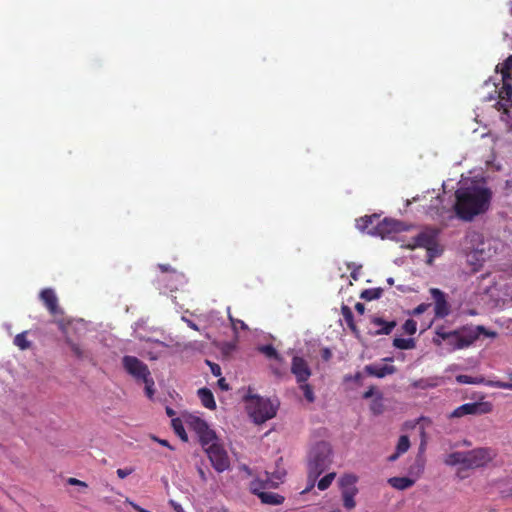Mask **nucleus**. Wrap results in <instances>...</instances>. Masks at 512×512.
<instances>
[{
  "label": "nucleus",
  "mask_w": 512,
  "mask_h": 512,
  "mask_svg": "<svg viewBox=\"0 0 512 512\" xmlns=\"http://www.w3.org/2000/svg\"><path fill=\"white\" fill-rule=\"evenodd\" d=\"M356 226L359 230L366 231L373 236H379L382 239L392 238L394 234L407 230L405 223L391 218L380 220V216L377 214L366 215L357 219Z\"/></svg>",
  "instance_id": "f03ea898"
},
{
  "label": "nucleus",
  "mask_w": 512,
  "mask_h": 512,
  "mask_svg": "<svg viewBox=\"0 0 512 512\" xmlns=\"http://www.w3.org/2000/svg\"><path fill=\"white\" fill-rule=\"evenodd\" d=\"M401 454H398V451L396 450V452L392 455L389 456V461H395Z\"/></svg>",
  "instance_id": "e2e57ef3"
},
{
  "label": "nucleus",
  "mask_w": 512,
  "mask_h": 512,
  "mask_svg": "<svg viewBox=\"0 0 512 512\" xmlns=\"http://www.w3.org/2000/svg\"><path fill=\"white\" fill-rule=\"evenodd\" d=\"M66 343L70 346L73 354L78 358V359H83L85 357V353H84V350L80 347L79 344L77 343H74L71 339L67 338L66 339Z\"/></svg>",
  "instance_id": "58836bf2"
},
{
  "label": "nucleus",
  "mask_w": 512,
  "mask_h": 512,
  "mask_svg": "<svg viewBox=\"0 0 512 512\" xmlns=\"http://www.w3.org/2000/svg\"><path fill=\"white\" fill-rule=\"evenodd\" d=\"M172 428L175 434L184 442L188 441V436L183 426L182 420L179 418L172 419Z\"/></svg>",
  "instance_id": "bb28decb"
},
{
  "label": "nucleus",
  "mask_w": 512,
  "mask_h": 512,
  "mask_svg": "<svg viewBox=\"0 0 512 512\" xmlns=\"http://www.w3.org/2000/svg\"><path fill=\"white\" fill-rule=\"evenodd\" d=\"M450 337L445 343L449 351L461 350L471 346L477 336L471 331V327L463 326L456 330H451Z\"/></svg>",
  "instance_id": "0eeeda50"
},
{
  "label": "nucleus",
  "mask_w": 512,
  "mask_h": 512,
  "mask_svg": "<svg viewBox=\"0 0 512 512\" xmlns=\"http://www.w3.org/2000/svg\"><path fill=\"white\" fill-rule=\"evenodd\" d=\"M198 397L205 408L214 410L216 408V402L213 393L210 389L204 387L197 391Z\"/></svg>",
  "instance_id": "412c9836"
},
{
  "label": "nucleus",
  "mask_w": 512,
  "mask_h": 512,
  "mask_svg": "<svg viewBox=\"0 0 512 512\" xmlns=\"http://www.w3.org/2000/svg\"><path fill=\"white\" fill-rule=\"evenodd\" d=\"M371 325L374 330L370 333L373 335H389L396 327V321H386L381 317H373Z\"/></svg>",
  "instance_id": "6ab92c4d"
},
{
  "label": "nucleus",
  "mask_w": 512,
  "mask_h": 512,
  "mask_svg": "<svg viewBox=\"0 0 512 512\" xmlns=\"http://www.w3.org/2000/svg\"><path fill=\"white\" fill-rule=\"evenodd\" d=\"M428 307H429V304L422 303L414 308L412 314L420 315V314L424 313L428 309Z\"/></svg>",
  "instance_id": "49530a36"
},
{
  "label": "nucleus",
  "mask_w": 512,
  "mask_h": 512,
  "mask_svg": "<svg viewBox=\"0 0 512 512\" xmlns=\"http://www.w3.org/2000/svg\"><path fill=\"white\" fill-rule=\"evenodd\" d=\"M228 318H229L232 328L235 332H237L238 328H240L241 330H248V326L245 324L244 321H242L240 319H236L231 315L229 308H228Z\"/></svg>",
  "instance_id": "4c0bfd02"
},
{
  "label": "nucleus",
  "mask_w": 512,
  "mask_h": 512,
  "mask_svg": "<svg viewBox=\"0 0 512 512\" xmlns=\"http://www.w3.org/2000/svg\"><path fill=\"white\" fill-rule=\"evenodd\" d=\"M434 386H435V384L431 383L428 379H419L413 383V387L420 388V389H425V388L434 387Z\"/></svg>",
  "instance_id": "37998d69"
},
{
  "label": "nucleus",
  "mask_w": 512,
  "mask_h": 512,
  "mask_svg": "<svg viewBox=\"0 0 512 512\" xmlns=\"http://www.w3.org/2000/svg\"><path fill=\"white\" fill-rule=\"evenodd\" d=\"M331 449L325 442L317 443L310 451L308 458V486L302 491L307 493L316 483L317 478L331 463Z\"/></svg>",
  "instance_id": "7ed1b4c3"
},
{
  "label": "nucleus",
  "mask_w": 512,
  "mask_h": 512,
  "mask_svg": "<svg viewBox=\"0 0 512 512\" xmlns=\"http://www.w3.org/2000/svg\"><path fill=\"white\" fill-rule=\"evenodd\" d=\"M259 351L268 358H274L277 360L280 358L277 350L270 344L259 347Z\"/></svg>",
  "instance_id": "f704fd0d"
},
{
  "label": "nucleus",
  "mask_w": 512,
  "mask_h": 512,
  "mask_svg": "<svg viewBox=\"0 0 512 512\" xmlns=\"http://www.w3.org/2000/svg\"><path fill=\"white\" fill-rule=\"evenodd\" d=\"M451 331L447 330L445 326H437L435 329V336L433 337V343L436 346H442L443 343L447 342L450 337Z\"/></svg>",
  "instance_id": "b1692460"
},
{
  "label": "nucleus",
  "mask_w": 512,
  "mask_h": 512,
  "mask_svg": "<svg viewBox=\"0 0 512 512\" xmlns=\"http://www.w3.org/2000/svg\"><path fill=\"white\" fill-rule=\"evenodd\" d=\"M153 439H154V440H156L158 443H160L162 446H165V447H168V448H170V449H173V448L170 446V444H169V442H168L167 440H164V439H158V438H156V437H154Z\"/></svg>",
  "instance_id": "13d9d810"
},
{
  "label": "nucleus",
  "mask_w": 512,
  "mask_h": 512,
  "mask_svg": "<svg viewBox=\"0 0 512 512\" xmlns=\"http://www.w3.org/2000/svg\"><path fill=\"white\" fill-rule=\"evenodd\" d=\"M341 314L347 324V326L350 328V330L355 334L358 335V329L356 327V324L354 322V316L352 313V310L347 305H342L341 307Z\"/></svg>",
  "instance_id": "393cba45"
},
{
  "label": "nucleus",
  "mask_w": 512,
  "mask_h": 512,
  "mask_svg": "<svg viewBox=\"0 0 512 512\" xmlns=\"http://www.w3.org/2000/svg\"><path fill=\"white\" fill-rule=\"evenodd\" d=\"M465 241H466L467 244L468 243L471 244V246H467L468 249H471V250H474L475 252H478L479 249L477 247H475V244L476 243L483 244V236L479 232L472 231V232L467 233V235L465 237ZM480 252H482V250H480Z\"/></svg>",
  "instance_id": "a878e982"
},
{
  "label": "nucleus",
  "mask_w": 512,
  "mask_h": 512,
  "mask_svg": "<svg viewBox=\"0 0 512 512\" xmlns=\"http://www.w3.org/2000/svg\"><path fill=\"white\" fill-rule=\"evenodd\" d=\"M219 388L223 391H228L230 389L228 383L226 382L225 378H220L217 382Z\"/></svg>",
  "instance_id": "3c124183"
},
{
  "label": "nucleus",
  "mask_w": 512,
  "mask_h": 512,
  "mask_svg": "<svg viewBox=\"0 0 512 512\" xmlns=\"http://www.w3.org/2000/svg\"><path fill=\"white\" fill-rule=\"evenodd\" d=\"M166 411L169 416L174 415V411L171 408H167Z\"/></svg>",
  "instance_id": "69168bd1"
},
{
  "label": "nucleus",
  "mask_w": 512,
  "mask_h": 512,
  "mask_svg": "<svg viewBox=\"0 0 512 512\" xmlns=\"http://www.w3.org/2000/svg\"><path fill=\"white\" fill-rule=\"evenodd\" d=\"M183 320L187 323L188 327H190L191 329L196 330V331L199 330V327L193 321L186 319L184 317H183Z\"/></svg>",
  "instance_id": "5fc2aeb1"
},
{
  "label": "nucleus",
  "mask_w": 512,
  "mask_h": 512,
  "mask_svg": "<svg viewBox=\"0 0 512 512\" xmlns=\"http://www.w3.org/2000/svg\"><path fill=\"white\" fill-rule=\"evenodd\" d=\"M388 483L395 489L405 490L412 487L415 481L409 477H392L388 479Z\"/></svg>",
  "instance_id": "4be33fe9"
},
{
  "label": "nucleus",
  "mask_w": 512,
  "mask_h": 512,
  "mask_svg": "<svg viewBox=\"0 0 512 512\" xmlns=\"http://www.w3.org/2000/svg\"><path fill=\"white\" fill-rule=\"evenodd\" d=\"M410 448V440L407 435H401L398 439L396 450L398 454H404Z\"/></svg>",
  "instance_id": "72a5a7b5"
},
{
  "label": "nucleus",
  "mask_w": 512,
  "mask_h": 512,
  "mask_svg": "<svg viewBox=\"0 0 512 512\" xmlns=\"http://www.w3.org/2000/svg\"><path fill=\"white\" fill-rule=\"evenodd\" d=\"M131 504V506L138 512H150L142 507H140L139 505L133 503V502H129Z\"/></svg>",
  "instance_id": "bf43d9fd"
},
{
  "label": "nucleus",
  "mask_w": 512,
  "mask_h": 512,
  "mask_svg": "<svg viewBox=\"0 0 512 512\" xmlns=\"http://www.w3.org/2000/svg\"><path fill=\"white\" fill-rule=\"evenodd\" d=\"M420 435H421V438H422L420 448L424 449V447L426 445V439H425L426 438V433H425V428L423 426L420 427Z\"/></svg>",
  "instance_id": "603ef678"
},
{
  "label": "nucleus",
  "mask_w": 512,
  "mask_h": 512,
  "mask_svg": "<svg viewBox=\"0 0 512 512\" xmlns=\"http://www.w3.org/2000/svg\"><path fill=\"white\" fill-rule=\"evenodd\" d=\"M321 358L323 361L328 362L332 358V351L329 348H323L321 350Z\"/></svg>",
  "instance_id": "de8ad7c7"
},
{
  "label": "nucleus",
  "mask_w": 512,
  "mask_h": 512,
  "mask_svg": "<svg viewBox=\"0 0 512 512\" xmlns=\"http://www.w3.org/2000/svg\"><path fill=\"white\" fill-rule=\"evenodd\" d=\"M364 371L369 376L376 378H384L387 375L394 374L397 371V369L393 365L369 364L364 367Z\"/></svg>",
  "instance_id": "aec40b11"
},
{
  "label": "nucleus",
  "mask_w": 512,
  "mask_h": 512,
  "mask_svg": "<svg viewBox=\"0 0 512 512\" xmlns=\"http://www.w3.org/2000/svg\"><path fill=\"white\" fill-rule=\"evenodd\" d=\"M429 292L434 300L435 316L438 318L448 316L450 313V305L447 301L446 294L438 288H431Z\"/></svg>",
  "instance_id": "4468645a"
},
{
  "label": "nucleus",
  "mask_w": 512,
  "mask_h": 512,
  "mask_svg": "<svg viewBox=\"0 0 512 512\" xmlns=\"http://www.w3.org/2000/svg\"><path fill=\"white\" fill-rule=\"evenodd\" d=\"M387 283H388L389 285H393V284H394V279H393V278H391V277H390V278H388V279H387Z\"/></svg>",
  "instance_id": "338daca9"
},
{
  "label": "nucleus",
  "mask_w": 512,
  "mask_h": 512,
  "mask_svg": "<svg viewBox=\"0 0 512 512\" xmlns=\"http://www.w3.org/2000/svg\"><path fill=\"white\" fill-rule=\"evenodd\" d=\"M158 283L170 292L179 290L186 282L185 275L176 270H171L170 275H162L158 278Z\"/></svg>",
  "instance_id": "dca6fc26"
},
{
  "label": "nucleus",
  "mask_w": 512,
  "mask_h": 512,
  "mask_svg": "<svg viewBox=\"0 0 512 512\" xmlns=\"http://www.w3.org/2000/svg\"><path fill=\"white\" fill-rule=\"evenodd\" d=\"M140 382L145 385V393H146L147 397L149 399H152L154 396V393H155V390H154L155 382H154V379L152 378V376H149V377H147V380H142Z\"/></svg>",
  "instance_id": "c9c22d12"
},
{
  "label": "nucleus",
  "mask_w": 512,
  "mask_h": 512,
  "mask_svg": "<svg viewBox=\"0 0 512 512\" xmlns=\"http://www.w3.org/2000/svg\"><path fill=\"white\" fill-rule=\"evenodd\" d=\"M499 96L503 100H509L512 96V85L504 83L499 92Z\"/></svg>",
  "instance_id": "79ce46f5"
},
{
  "label": "nucleus",
  "mask_w": 512,
  "mask_h": 512,
  "mask_svg": "<svg viewBox=\"0 0 512 512\" xmlns=\"http://www.w3.org/2000/svg\"><path fill=\"white\" fill-rule=\"evenodd\" d=\"M122 366L126 373L137 382L147 380V377L151 376L148 365L135 356L125 355L122 358Z\"/></svg>",
  "instance_id": "1a4fd4ad"
},
{
  "label": "nucleus",
  "mask_w": 512,
  "mask_h": 512,
  "mask_svg": "<svg viewBox=\"0 0 512 512\" xmlns=\"http://www.w3.org/2000/svg\"><path fill=\"white\" fill-rule=\"evenodd\" d=\"M465 456V469H476L491 462L495 454L490 448H476L466 451Z\"/></svg>",
  "instance_id": "9d476101"
},
{
  "label": "nucleus",
  "mask_w": 512,
  "mask_h": 512,
  "mask_svg": "<svg viewBox=\"0 0 512 512\" xmlns=\"http://www.w3.org/2000/svg\"><path fill=\"white\" fill-rule=\"evenodd\" d=\"M247 410L257 424H262L276 415L277 407L267 398L250 396L247 398Z\"/></svg>",
  "instance_id": "39448f33"
},
{
  "label": "nucleus",
  "mask_w": 512,
  "mask_h": 512,
  "mask_svg": "<svg viewBox=\"0 0 512 512\" xmlns=\"http://www.w3.org/2000/svg\"><path fill=\"white\" fill-rule=\"evenodd\" d=\"M355 310L359 313V314H363L364 311H365V306L363 303H360V302H357L355 304Z\"/></svg>",
  "instance_id": "6e6d98bb"
},
{
  "label": "nucleus",
  "mask_w": 512,
  "mask_h": 512,
  "mask_svg": "<svg viewBox=\"0 0 512 512\" xmlns=\"http://www.w3.org/2000/svg\"><path fill=\"white\" fill-rule=\"evenodd\" d=\"M374 389L375 388L373 386H371L367 391L364 392L363 398L364 399L371 398L374 395Z\"/></svg>",
  "instance_id": "864d4df0"
},
{
  "label": "nucleus",
  "mask_w": 512,
  "mask_h": 512,
  "mask_svg": "<svg viewBox=\"0 0 512 512\" xmlns=\"http://www.w3.org/2000/svg\"><path fill=\"white\" fill-rule=\"evenodd\" d=\"M290 370L295 376L297 384L307 382L312 375L309 363L300 356H294L292 358Z\"/></svg>",
  "instance_id": "ddd939ff"
},
{
  "label": "nucleus",
  "mask_w": 512,
  "mask_h": 512,
  "mask_svg": "<svg viewBox=\"0 0 512 512\" xmlns=\"http://www.w3.org/2000/svg\"><path fill=\"white\" fill-rule=\"evenodd\" d=\"M354 381L359 383L361 380H362V373L360 372H357L354 377H353Z\"/></svg>",
  "instance_id": "680f3d73"
},
{
  "label": "nucleus",
  "mask_w": 512,
  "mask_h": 512,
  "mask_svg": "<svg viewBox=\"0 0 512 512\" xmlns=\"http://www.w3.org/2000/svg\"><path fill=\"white\" fill-rule=\"evenodd\" d=\"M357 480L358 478L355 475L345 474L338 482L341 490L343 506L348 510H351L356 506L354 498L358 493V488L356 487Z\"/></svg>",
  "instance_id": "6e6552de"
},
{
  "label": "nucleus",
  "mask_w": 512,
  "mask_h": 512,
  "mask_svg": "<svg viewBox=\"0 0 512 512\" xmlns=\"http://www.w3.org/2000/svg\"><path fill=\"white\" fill-rule=\"evenodd\" d=\"M370 409L374 415H379L384 411L382 396L380 395L371 402Z\"/></svg>",
  "instance_id": "e433bc0d"
},
{
  "label": "nucleus",
  "mask_w": 512,
  "mask_h": 512,
  "mask_svg": "<svg viewBox=\"0 0 512 512\" xmlns=\"http://www.w3.org/2000/svg\"><path fill=\"white\" fill-rule=\"evenodd\" d=\"M188 427L194 431L199 439L202 448L207 450L208 446L216 445L219 439L214 430L210 429L207 422L197 416L187 418Z\"/></svg>",
  "instance_id": "423d86ee"
},
{
  "label": "nucleus",
  "mask_w": 512,
  "mask_h": 512,
  "mask_svg": "<svg viewBox=\"0 0 512 512\" xmlns=\"http://www.w3.org/2000/svg\"><path fill=\"white\" fill-rule=\"evenodd\" d=\"M206 363L209 365L211 373L214 376L219 377L221 375V367L218 364L213 363L209 360H206Z\"/></svg>",
  "instance_id": "c03bdc74"
},
{
  "label": "nucleus",
  "mask_w": 512,
  "mask_h": 512,
  "mask_svg": "<svg viewBox=\"0 0 512 512\" xmlns=\"http://www.w3.org/2000/svg\"><path fill=\"white\" fill-rule=\"evenodd\" d=\"M68 484L70 485H75V486H82V487H87V484L81 480H78L76 478H69L68 479Z\"/></svg>",
  "instance_id": "8fccbe9b"
},
{
  "label": "nucleus",
  "mask_w": 512,
  "mask_h": 512,
  "mask_svg": "<svg viewBox=\"0 0 512 512\" xmlns=\"http://www.w3.org/2000/svg\"><path fill=\"white\" fill-rule=\"evenodd\" d=\"M13 343L20 350H26L31 347V342L27 339V331L17 334L14 338Z\"/></svg>",
  "instance_id": "c85d7f7f"
},
{
  "label": "nucleus",
  "mask_w": 512,
  "mask_h": 512,
  "mask_svg": "<svg viewBox=\"0 0 512 512\" xmlns=\"http://www.w3.org/2000/svg\"><path fill=\"white\" fill-rule=\"evenodd\" d=\"M205 452L217 472L221 473L230 468V460L222 444L208 446Z\"/></svg>",
  "instance_id": "f8f14e48"
},
{
  "label": "nucleus",
  "mask_w": 512,
  "mask_h": 512,
  "mask_svg": "<svg viewBox=\"0 0 512 512\" xmlns=\"http://www.w3.org/2000/svg\"><path fill=\"white\" fill-rule=\"evenodd\" d=\"M422 421H428V419L426 417L422 416V417L418 418L416 420V422L413 425H411V427H415L416 424H420V422H422Z\"/></svg>",
  "instance_id": "0e129e2a"
},
{
  "label": "nucleus",
  "mask_w": 512,
  "mask_h": 512,
  "mask_svg": "<svg viewBox=\"0 0 512 512\" xmlns=\"http://www.w3.org/2000/svg\"><path fill=\"white\" fill-rule=\"evenodd\" d=\"M170 504L173 506V508L177 511V512H184L183 508L181 507V505L177 504L176 502H174L173 500L170 501Z\"/></svg>",
  "instance_id": "052dcab7"
},
{
  "label": "nucleus",
  "mask_w": 512,
  "mask_h": 512,
  "mask_svg": "<svg viewBox=\"0 0 512 512\" xmlns=\"http://www.w3.org/2000/svg\"><path fill=\"white\" fill-rule=\"evenodd\" d=\"M465 457V452H452L445 457L444 463L448 466L461 465L465 468Z\"/></svg>",
  "instance_id": "5701e85b"
},
{
  "label": "nucleus",
  "mask_w": 512,
  "mask_h": 512,
  "mask_svg": "<svg viewBox=\"0 0 512 512\" xmlns=\"http://www.w3.org/2000/svg\"><path fill=\"white\" fill-rule=\"evenodd\" d=\"M40 299L52 315H56L60 312L58 306V298L51 288H45L40 292Z\"/></svg>",
  "instance_id": "a211bd4d"
},
{
  "label": "nucleus",
  "mask_w": 512,
  "mask_h": 512,
  "mask_svg": "<svg viewBox=\"0 0 512 512\" xmlns=\"http://www.w3.org/2000/svg\"><path fill=\"white\" fill-rule=\"evenodd\" d=\"M284 474L285 473L278 472L273 476V478H271L269 473L266 472L265 479L258 478L250 483L251 492L257 495L264 504L281 505L285 500L284 496L278 493L265 491V489L277 487Z\"/></svg>",
  "instance_id": "20e7f679"
},
{
  "label": "nucleus",
  "mask_w": 512,
  "mask_h": 512,
  "mask_svg": "<svg viewBox=\"0 0 512 512\" xmlns=\"http://www.w3.org/2000/svg\"><path fill=\"white\" fill-rule=\"evenodd\" d=\"M383 294L382 288H370L361 292L360 297L366 301L379 299Z\"/></svg>",
  "instance_id": "cd10ccee"
},
{
  "label": "nucleus",
  "mask_w": 512,
  "mask_h": 512,
  "mask_svg": "<svg viewBox=\"0 0 512 512\" xmlns=\"http://www.w3.org/2000/svg\"><path fill=\"white\" fill-rule=\"evenodd\" d=\"M336 477V473L335 472H331V473H328L326 474L324 477H322L318 483H317V487L319 490L321 491H324L326 489L329 488V486L332 484L333 480L335 479Z\"/></svg>",
  "instance_id": "7c9ffc66"
},
{
  "label": "nucleus",
  "mask_w": 512,
  "mask_h": 512,
  "mask_svg": "<svg viewBox=\"0 0 512 512\" xmlns=\"http://www.w3.org/2000/svg\"><path fill=\"white\" fill-rule=\"evenodd\" d=\"M298 386L303 391L305 399L309 403H313L315 401L313 387L307 382L299 383Z\"/></svg>",
  "instance_id": "2f4dec72"
},
{
  "label": "nucleus",
  "mask_w": 512,
  "mask_h": 512,
  "mask_svg": "<svg viewBox=\"0 0 512 512\" xmlns=\"http://www.w3.org/2000/svg\"><path fill=\"white\" fill-rule=\"evenodd\" d=\"M510 70H512V55L508 56L506 60L501 63L500 72L503 79L509 77Z\"/></svg>",
  "instance_id": "ea45409f"
},
{
  "label": "nucleus",
  "mask_w": 512,
  "mask_h": 512,
  "mask_svg": "<svg viewBox=\"0 0 512 512\" xmlns=\"http://www.w3.org/2000/svg\"><path fill=\"white\" fill-rule=\"evenodd\" d=\"M133 472V469L132 468H125V469H122V468H119L116 473H117V476L121 479H124L126 478L128 475H130L131 473Z\"/></svg>",
  "instance_id": "a18cd8bd"
},
{
  "label": "nucleus",
  "mask_w": 512,
  "mask_h": 512,
  "mask_svg": "<svg viewBox=\"0 0 512 512\" xmlns=\"http://www.w3.org/2000/svg\"><path fill=\"white\" fill-rule=\"evenodd\" d=\"M403 330L409 335H413L417 331V323L413 319H407L403 324Z\"/></svg>",
  "instance_id": "a19ab883"
},
{
  "label": "nucleus",
  "mask_w": 512,
  "mask_h": 512,
  "mask_svg": "<svg viewBox=\"0 0 512 512\" xmlns=\"http://www.w3.org/2000/svg\"><path fill=\"white\" fill-rule=\"evenodd\" d=\"M351 277H352L353 279H357V274H356V272H355V271H353V272L351 273Z\"/></svg>",
  "instance_id": "774afa93"
},
{
  "label": "nucleus",
  "mask_w": 512,
  "mask_h": 512,
  "mask_svg": "<svg viewBox=\"0 0 512 512\" xmlns=\"http://www.w3.org/2000/svg\"><path fill=\"white\" fill-rule=\"evenodd\" d=\"M158 268L161 270V272L163 273V275H170L171 274V270H174L173 268H171L169 265L167 264H159L158 265Z\"/></svg>",
  "instance_id": "09e8293b"
},
{
  "label": "nucleus",
  "mask_w": 512,
  "mask_h": 512,
  "mask_svg": "<svg viewBox=\"0 0 512 512\" xmlns=\"http://www.w3.org/2000/svg\"><path fill=\"white\" fill-rule=\"evenodd\" d=\"M197 471H198V474H199L200 479H201L203 482H206V481H207V475H206L205 471H204L201 467H198V468H197Z\"/></svg>",
  "instance_id": "4d7b16f0"
},
{
  "label": "nucleus",
  "mask_w": 512,
  "mask_h": 512,
  "mask_svg": "<svg viewBox=\"0 0 512 512\" xmlns=\"http://www.w3.org/2000/svg\"><path fill=\"white\" fill-rule=\"evenodd\" d=\"M436 245V234L431 231H423L420 232L413 238L412 249L419 247L425 248L427 250H432V248Z\"/></svg>",
  "instance_id": "f3484780"
},
{
  "label": "nucleus",
  "mask_w": 512,
  "mask_h": 512,
  "mask_svg": "<svg viewBox=\"0 0 512 512\" xmlns=\"http://www.w3.org/2000/svg\"><path fill=\"white\" fill-rule=\"evenodd\" d=\"M493 405L490 402H471L465 403L455 408L449 418H461L466 415H483L492 412Z\"/></svg>",
  "instance_id": "9b49d317"
},
{
  "label": "nucleus",
  "mask_w": 512,
  "mask_h": 512,
  "mask_svg": "<svg viewBox=\"0 0 512 512\" xmlns=\"http://www.w3.org/2000/svg\"><path fill=\"white\" fill-rule=\"evenodd\" d=\"M470 327H471V331L474 332V334H476L477 340L479 339L480 335H485L486 337H490V338H496L497 337V332L491 331V330H487L482 325H478V326H475V327L470 326Z\"/></svg>",
  "instance_id": "473e14b6"
},
{
  "label": "nucleus",
  "mask_w": 512,
  "mask_h": 512,
  "mask_svg": "<svg viewBox=\"0 0 512 512\" xmlns=\"http://www.w3.org/2000/svg\"><path fill=\"white\" fill-rule=\"evenodd\" d=\"M512 379V375H511ZM456 381L461 384H485L489 387L499 388V389H509L512 390V383L503 382L499 380H489L485 381L483 377H472L469 375H458L456 377Z\"/></svg>",
  "instance_id": "2eb2a0df"
},
{
  "label": "nucleus",
  "mask_w": 512,
  "mask_h": 512,
  "mask_svg": "<svg viewBox=\"0 0 512 512\" xmlns=\"http://www.w3.org/2000/svg\"><path fill=\"white\" fill-rule=\"evenodd\" d=\"M455 196L454 209L457 216L464 221H470L488 210L492 194L487 188L467 187L458 189Z\"/></svg>",
  "instance_id": "f257e3e1"
},
{
  "label": "nucleus",
  "mask_w": 512,
  "mask_h": 512,
  "mask_svg": "<svg viewBox=\"0 0 512 512\" xmlns=\"http://www.w3.org/2000/svg\"><path fill=\"white\" fill-rule=\"evenodd\" d=\"M393 346L398 348V349L407 350V349L414 348L415 347V342L411 338H408V339H405V338H395L393 340Z\"/></svg>",
  "instance_id": "c756f323"
}]
</instances>
